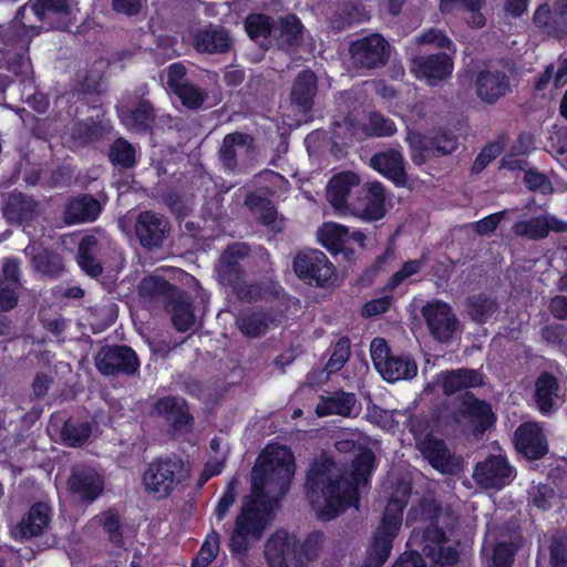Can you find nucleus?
Segmentation results:
<instances>
[{"label": "nucleus", "instance_id": "nucleus-1", "mask_svg": "<svg viewBox=\"0 0 567 567\" xmlns=\"http://www.w3.org/2000/svg\"><path fill=\"white\" fill-rule=\"evenodd\" d=\"M296 471L295 456L286 446H268L251 473L250 494L243 499L233 530L228 549L233 557L245 558L250 542H258L274 519L275 508L289 492Z\"/></svg>", "mask_w": 567, "mask_h": 567}, {"label": "nucleus", "instance_id": "nucleus-2", "mask_svg": "<svg viewBox=\"0 0 567 567\" xmlns=\"http://www.w3.org/2000/svg\"><path fill=\"white\" fill-rule=\"evenodd\" d=\"M374 470L375 455L368 446L359 447L348 475L330 457L315 460L307 472L305 489L318 518L331 520L350 507L358 508L359 488L369 484Z\"/></svg>", "mask_w": 567, "mask_h": 567}, {"label": "nucleus", "instance_id": "nucleus-3", "mask_svg": "<svg viewBox=\"0 0 567 567\" xmlns=\"http://www.w3.org/2000/svg\"><path fill=\"white\" fill-rule=\"evenodd\" d=\"M250 246L235 241L226 246L215 266V276L220 285L230 288L241 302H252L261 298L262 290L257 281L246 280L244 261L250 255Z\"/></svg>", "mask_w": 567, "mask_h": 567}, {"label": "nucleus", "instance_id": "nucleus-4", "mask_svg": "<svg viewBox=\"0 0 567 567\" xmlns=\"http://www.w3.org/2000/svg\"><path fill=\"white\" fill-rule=\"evenodd\" d=\"M189 478L186 462L177 455H162L147 463L142 473V487L155 501H165L179 491Z\"/></svg>", "mask_w": 567, "mask_h": 567}, {"label": "nucleus", "instance_id": "nucleus-5", "mask_svg": "<svg viewBox=\"0 0 567 567\" xmlns=\"http://www.w3.org/2000/svg\"><path fill=\"white\" fill-rule=\"evenodd\" d=\"M3 47L0 50V63L3 69L21 82L29 79L32 64L29 56L31 38L27 25L11 23L1 35Z\"/></svg>", "mask_w": 567, "mask_h": 567}, {"label": "nucleus", "instance_id": "nucleus-6", "mask_svg": "<svg viewBox=\"0 0 567 567\" xmlns=\"http://www.w3.org/2000/svg\"><path fill=\"white\" fill-rule=\"evenodd\" d=\"M147 84L138 86L134 97L128 99L127 104L117 109V115L122 125L131 133L138 135L155 134L157 112L154 103L146 97Z\"/></svg>", "mask_w": 567, "mask_h": 567}, {"label": "nucleus", "instance_id": "nucleus-7", "mask_svg": "<svg viewBox=\"0 0 567 567\" xmlns=\"http://www.w3.org/2000/svg\"><path fill=\"white\" fill-rule=\"evenodd\" d=\"M296 276L309 286L329 288L337 279V268L319 249L299 251L292 261Z\"/></svg>", "mask_w": 567, "mask_h": 567}, {"label": "nucleus", "instance_id": "nucleus-8", "mask_svg": "<svg viewBox=\"0 0 567 567\" xmlns=\"http://www.w3.org/2000/svg\"><path fill=\"white\" fill-rule=\"evenodd\" d=\"M410 156L415 165L454 153L458 137L451 131L440 128L431 134L415 133L409 137Z\"/></svg>", "mask_w": 567, "mask_h": 567}, {"label": "nucleus", "instance_id": "nucleus-9", "mask_svg": "<svg viewBox=\"0 0 567 567\" xmlns=\"http://www.w3.org/2000/svg\"><path fill=\"white\" fill-rule=\"evenodd\" d=\"M451 417L457 424L465 420L475 436L485 434L497 421L491 403L478 399L471 391H466L458 398L457 405L452 411Z\"/></svg>", "mask_w": 567, "mask_h": 567}, {"label": "nucleus", "instance_id": "nucleus-10", "mask_svg": "<svg viewBox=\"0 0 567 567\" xmlns=\"http://www.w3.org/2000/svg\"><path fill=\"white\" fill-rule=\"evenodd\" d=\"M427 422L412 419L410 432L415 440V446L430 465L441 472L450 473L453 467V454L444 440L436 437L431 431L426 432Z\"/></svg>", "mask_w": 567, "mask_h": 567}, {"label": "nucleus", "instance_id": "nucleus-11", "mask_svg": "<svg viewBox=\"0 0 567 567\" xmlns=\"http://www.w3.org/2000/svg\"><path fill=\"white\" fill-rule=\"evenodd\" d=\"M97 371L106 377L133 375L140 368L136 352L128 346H104L95 357Z\"/></svg>", "mask_w": 567, "mask_h": 567}, {"label": "nucleus", "instance_id": "nucleus-12", "mask_svg": "<svg viewBox=\"0 0 567 567\" xmlns=\"http://www.w3.org/2000/svg\"><path fill=\"white\" fill-rule=\"evenodd\" d=\"M349 52L355 66L373 70L386 64L390 44L381 34L374 33L351 42Z\"/></svg>", "mask_w": 567, "mask_h": 567}, {"label": "nucleus", "instance_id": "nucleus-13", "mask_svg": "<svg viewBox=\"0 0 567 567\" xmlns=\"http://www.w3.org/2000/svg\"><path fill=\"white\" fill-rule=\"evenodd\" d=\"M350 210L367 221L382 219L386 214L385 192L380 182L361 185L351 198Z\"/></svg>", "mask_w": 567, "mask_h": 567}, {"label": "nucleus", "instance_id": "nucleus-14", "mask_svg": "<svg viewBox=\"0 0 567 567\" xmlns=\"http://www.w3.org/2000/svg\"><path fill=\"white\" fill-rule=\"evenodd\" d=\"M422 316L436 341L446 343L453 339L458 319L449 303L442 300L430 301L422 308Z\"/></svg>", "mask_w": 567, "mask_h": 567}, {"label": "nucleus", "instance_id": "nucleus-15", "mask_svg": "<svg viewBox=\"0 0 567 567\" xmlns=\"http://www.w3.org/2000/svg\"><path fill=\"white\" fill-rule=\"evenodd\" d=\"M412 72L417 79H424L431 86L447 80L454 70L452 53L437 52L417 55L412 60Z\"/></svg>", "mask_w": 567, "mask_h": 567}, {"label": "nucleus", "instance_id": "nucleus-16", "mask_svg": "<svg viewBox=\"0 0 567 567\" xmlns=\"http://www.w3.org/2000/svg\"><path fill=\"white\" fill-rule=\"evenodd\" d=\"M134 229L141 246L146 250H153L163 246L171 230V223L162 214L144 210L138 214Z\"/></svg>", "mask_w": 567, "mask_h": 567}, {"label": "nucleus", "instance_id": "nucleus-17", "mask_svg": "<svg viewBox=\"0 0 567 567\" xmlns=\"http://www.w3.org/2000/svg\"><path fill=\"white\" fill-rule=\"evenodd\" d=\"M516 451L528 461L543 458L549 451L547 437L537 423H522L515 431Z\"/></svg>", "mask_w": 567, "mask_h": 567}, {"label": "nucleus", "instance_id": "nucleus-18", "mask_svg": "<svg viewBox=\"0 0 567 567\" xmlns=\"http://www.w3.org/2000/svg\"><path fill=\"white\" fill-rule=\"evenodd\" d=\"M513 467L503 455H488L476 464L473 473L475 482L485 488H502L509 483Z\"/></svg>", "mask_w": 567, "mask_h": 567}, {"label": "nucleus", "instance_id": "nucleus-19", "mask_svg": "<svg viewBox=\"0 0 567 567\" xmlns=\"http://www.w3.org/2000/svg\"><path fill=\"white\" fill-rule=\"evenodd\" d=\"M296 535L276 530L266 542L265 556L269 567H297Z\"/></svg>", "mask_w": 567, "mask_h": 567}, {"label": "nucleus", "instance_id": "nucleus-20", "mask_svg": "<svg viewBox=\"0 0 567 567\" xmlns=\"http://www.w3.org/2000/svg\"><path fill=\"white\" fill-rule=\"evenodd\" d=\"M20 260L16 257L4 258L0 274V312H8L18 306L22 288Z\"/></svg>", "mask_w": 567, "mask_h": 567}, {"label": "nucleus", "instance_id": "nucleus-21", "mask_svg": "<svg viewBox=\"0 0 567 567\" xmlns=\"http://www.w3.org/2000/svg\"><path fill=\"white\" fill-rule=\"evenodd\" d=\"M512 91L509 76L501 70H481L475 79L477 97L486 104H495Z\"/></svg>", "mask_w": 567, "mask_h": 567}, {"label": "nucleus", "instance_id": "nucleus-22", "mask_svg": "<svg viewBox=\"0 0 567 567\" xmlns=\"http://www.w3.org/2000/svg\"><path fill=\"white\" fill-rule=\"evenodd\" d=\"M153 413L172 416L171 426L176 432L189 431L194 425V416L189 412V406L184 398L175 395H164L158 398L153 404Z\"/></svg>", "mask_w": 567, "mask_h": 567}, {"label": "nucleus", "instance_id": "nucleus-23", "mask_svg": "<svg viewBox=\"0 0 567 567\" xmlns=\"http://www.w3.org/2000/svg\"><path fill=\"white\" fill-rule=\"evenodd\" d=\"M102 212L100 202L91 194H80L66 200L62 219L66 226L95 221Z\"/></svg>", "mask_w": 567, "mask_h": 567}, {"label": "nucleus", "instance_id": "nucleus-24", "mask_svg": "<svg viewBox=\"0 0 567 567\" xmlns=\"http://www.w3.org/2000/svg\"><path fill=\"white\" fill-rule=\"evenodd\" d=\"M192 43L199 53L220 54L231 48V39L228 31L220 25L208 23L192 33Z\"/></svg>", "mask_w": 567, "mask_h": 567}, {"label": "nucleus", "instance_id": "nucleus-25", "mask_svg": "<svg viewBox=\"0 0 567 567\" xmlns=\"http://www.w3.org/2000/svg\"><path fill=\"white\" fill-rule=\"evenodd\" d=\"M411 494L412 486L410 483H400L396 486L384 508L379 528L394 535L399 534L403 522V513L409 504Z\"/></svg>", "mask_w": 567, "mask_h": 567}, {"label": "nucleus", "instance_id": "nucleus-26", "mask_svg": "<svg viewBox=\"0 0 567 567\" xmlns=\"http://www.w3.org/2000/svg\"><path fill=\"white\" fill-rule=\"evenodd\" d=\"M68 486L73 495L91 503L103 493L104 480L94 468L78 467L72 471Z\"/></svg>", "mask_w": 567, "mask_h": 567}, {"label": "nucleus", "instance_id": "nucleus-27", "mask_svg": "<svg viewBox=\"0 0 567 567\" xmlns=\"http://www.w3.org/2000/svg\"><path fill=\"white\" fill-rule=\"evenodd\" d=\"M39 213L38 202L21 192H12L8 195L2 214L9 225H29Z\"/></svg>", "mask_w": 567, "mask_h": 567}, {"label": "nucleus", "instance_id": "nucleus-28", "mask_svg": "<svg viewBox=\"0 0 567 567\" xmlns=\"http://www.w3.org/2000/svg\"><path fill=\"white\" fill-rule=\"evenodd\" d=\"M359 176L350 171L341 172L334 175L328 183L327 198L329 203L338 210H350V202L355 197L352 189L360 187Z\"/></svg>", "mask_w": 567, "mask_h": 567}, {"label": "nucleus", "instance_id": "nucleus-29", "mask_svg": "<svg viewBox=\"0 0 567 567\" xmlns=\"http://www.w3.org/2000/svg\"><path fill=\"white\" fill-rule=\"evenodd\" d=\"M442 392L451 396L457 392L468 391L484 385V374L478 370L460 368L442 372L440 378Z\"/></svg>", "mask_w": 567, "mask_h": 567}, {"label": "nucleus", "instance_id": "nucleus-30", "mask_svg": "<svg viewBox=\"0 0 567 567\" xmlns=\"http://www.w3.org/2000/svg\"><path fill=\"white\" fill-rule=\"evenodd\" d=\"M373 169L394 183L395 186H405L408 174L401 152L389 148L374 154L370 159Z\"/></svg>", "mask_w": 567, "mask_h": 567}, {"label": "nucleus", "instance_id": "nucleus-31", "mask_svg": "<svg viewBox=\"0 0 567 567\" xmlns=\"http://www.w3.org/2000/svg\"><path fill=\"white\" fill-rule=\"evenodd\" d=\"M318 92V79L312 70H302L296 76L291 93V104L302 114H308L313 107Z\"/></svg>", "mask_w": 567, "mask_h": 567}, {"label": "nucleus", "instance_id": "nucleus-32", "mask_svg": "<svg viewBox=\"0 0 567 567\" xmlns=\"http://www.w3.org/2000/svg\"><path fill=\"white\" fill-rule=\"evenodd\" d=\"M533 23L546 37L561 40L567 35V14L553 11L548 3L538 6L533 14Z\"/></svg>", "mask_w": 567, "mask_h": 567}, {"label": "nucleus", "instance_id": "nucleus-33", "mask_svg": "<svg viewBox=\"0 0 567 567\" xmlns=\"http://www.w3.org/2000/svg\"><path fill=\"white\" fill-rule=\"evenodd\" d=\"M559 390V381L551 372L543 371L536 378L534 400L543 415H548L556 410Z\"/></svg>", "mask_w": 567, "mask_h": 567}, {"label": "nucleus", "instance_id": "nucleus-34", "mask_svg": "<svg viewBox=\"0 0 567 567\" xmlns=\"http://www.w3.org/2000/svg\"><path fill=\"white\" fill-rule=\"evenodd\" d=\"M30 3L40 21L51 22L55 29L68 25L72 12L69 0H30Z\"/></svg>", "mask_w": 567, "mask_h": 567}, {"label": "nucleus", "instance_id": "nucleus-35", "mask_svg": "<svg viewBox=\"0 0 567 567\" xmlns=\"http://www.w3.org/2000/svg\"><path fill=\"white\" fill-rule=\"evenodd\" d=\"M100 251V241L94 235H85L78 245L76 262L80 269L91 278L100 277L104 267L97 258Z\"/></svg>", "mask_w": 567, "mask_h": 567}, {"label": "nucleus", "instance_id": "nucleus-36", "mask_svg": "<svg viewBox=\"0 0 567 567\" xmlns=\"http://www.w3.org/2000/svg\"><path fill=\"white\" fill-rule=\"evenodd\" d=\"M51 507L38 502L33 504L25 517L19 523V533L21 539H30L40 536L51 522Z\"/></svg>", "mask_w": 567, "mask_h": 567}, {"label": "nucleus", "instance_id": "nucleus-37", "mask_svg": "<svg viewBox=\"0 0 567 567\" xmlns=\"http://www.w3.org/2000/svg\"><path fill=\"white\" fill-rule=\"evenodd\" d=\"M279 33L277 37L278 47L284 51H295L303 42L305 25L295 13L279 17Z\"/></svg>", "mask_w": 567, "mask_h": 567}, {"label": "nucleus", "instance_id": "nucleus-38", "mask_svg": "<svg viewBox=\"0 0 567 567\" xmlns=\"http://www.w3.org/2000/svg\"><path fill=\"white\" fill-rule=\"evenodd\" d=\"M398 535L377 527L373 532L370 545L367 548L364 567H383L393 548V542Z\"/></svg>", "mask_w": 567, "mask_h": 567}, {"label": "nucleus", "instance_id": "nucleus-39", "mask_svg": "<svg viewBox=\"0 0 567 567\" xmlns=\"http://www.w3.org/2000/svg\"><path fill=\"white\" fill-rule=\"evenodd\" d=\"M164 308L171 313L172 323L178 332H186L194 326V308L188 296L183 290L171 299Z\"/></svg>", "mask_w": 567, "mask_h": 567}, {"label": "nucleus", "instance_id": "nucleus-40", "mask_svg": "<svg viewBox=\"0 0 567 567\" xmlns=\"http://www.w3.org/2000/svg\"><path fill=\"white\" fill-rule=\"evenodd\" d=\"M386 382L411 380L417 374V365L409 354H394L383 362L379 371Z\"/></svg>", "mask_w": 567, "mask_h": 567}, {"label": "nucleus", "instance_id": "nucleus-41", "mask_svg": "<svg viewBox=\"0 0 567 567\" xmlns=\"http://www.w3.org/2000/svg\"><path fill=\"white\" fill-rule=\"evenodd\" d=\"M357 398L354 393L339 391L330 396L321 398L316 406L318 416L340 415L350 416L355 406Z\"/></svg>", "mask_w": 567, "mask_h": 567}, {"label": "nucleus", "instance_id": "nucleus-42", "mask_svg": "<svg viewBox=\"0 0 567 567\" xmlns=\"http://www.w3.org/2000/svg\"><path fill=\"white\" fill-rule=\"evenodd\" d=\"M182 289L161 276H146L138 285V293L143 298L158 299L164 306Z\"/></svg>", "mask_w": 567, "mask_h": 567}, {"label": "nucleus", "instance_id": "nucleus-43", "mask_svg": "<svg viewBox=\"0 0 567 567\" xmlns=\"http://www.w3.org/2000/svg\"><path fill=\"white\" fill-rule=\"evenodd\" d=\"M349 238V227L334 221L323 223L318 229L319 243L334 257L339 256Z\"/></svg>", "mask_w": 567, "mask_h": 567}, {"label": "nucleus", "instance_id": "nucleus-44", "mask_svg": "<svg viewBox=\"0 0 567 567\" xmlns=\"http://www.w3.org/2000/svg\"><path fill=\"white\" fill-rule=\"evenodd\" d=\"M107 157L114 167L130 169L137 165V152L135 146L126 138L120 136L110 145Z\"/></svg>", "mask_w": 567, "mask_h": 567}, {"label": "nucleus", "instance_id": "nucleus-45", "mask_svg": "<svg viewBox=\"0 0 567 567\" xmlns=\"http://www.w3.org/2000/svg\"><path fill=\"white\" fill-rule=\"evenodd\" d=\"M106 133L107 127L101 121L89 117L73 126L72 138L80 146H89L102 140Z\"/></svg>", "mask_w": 567, "mask_h": 567}, {"label": "nucleus", "instance_id": "nucleus-46", "mask_svg": "<svg viewBox=\"0 0 567 567\" xmlns=\"http://www.w3.org/2000/svg\"><path fill=\"white\" fill-rule=\"evenodd\" d=\"M442 507L434 499L422 498L417 505H413L406 513V526H413L415 523L425 525L440 523Z\"/></svg>", "mask_w": 567, "mask_h": 567}, {"label": "nucleus", "instance_id": "nucleus-47", "mask_svg": "<svg viewBox=\"0 0 567 567\" xmlns=\"http://www.w3.org/2000/svg\"><path fill=\"white\" fill-rule=\"evenodd\" d=\"M245 204L250 212L256 215L260 225L274 228L278 212L271 199L256 194H249L245 199Z\"/></svg>", "mask_w": 567, "mask_h": 567}, {"label": "nucleus", "instance_id": "nucleus-48", "mask_svg": "<svg viewBox=\"0 0 567 567\" xmlns=\"http://www.w3.org/2000/svg\"><path fill=\"white\" fill-rule=\"evenodd\" d=\"M467 308L472 320L483 324L498 310V303L496 299L478 293L467 299Z\"/></svg>", "mask_w": 567, "mask_h": 567}, {"label": "nucleus", "instance_id": "nucleus-49", "mask_svg": "<svg viewBox=\"0 0 567 567\" xmlns=\"http://www.w3.org/2000/svg\"><path fill=\"white\" fill-rule=\"evenodd\" d=\"M32 265L38 272L51 279L59 278L64 271L62 257L52 251L45 250L34 255Z\"/></svg>", "mask_w": 567, "mask_h": 567}, {"label": "nucleus", "instance_id": "nucleus-50", "mask_svg": "<svg viewBox=\"0 0 567 567\" xmlns=\"http://www.w3.org/2000/svg\"><path fill=\"white\" fill-rule=\"evenodd\" d=\"M92 427L89 422L73 421L69 419L64 422L61 436L68 446L76 447L84 444L91 436Z\"/></svg>", "mask_w": 567, "mask_h": 567}, {"label": "nucleus", "instance_id": "nucleus-51", "mask_svg": "<svg viewBox=\"0 0 567 567\" xmlns=\"http://www.w3.org/2000/svg\"><path fill=\"white\" fill-rule=\"evenodd\" d=\"M244 25L251 40H267L274 30V19L265 13H250L245 19Z\"/></svg>", "mask_w": 567, "mask_h": 567}, {"label": "nucleus", "instance_id": "nucleus-52", "mask_svg": "<svg viewBox=\"0 0 567 567\" xmlns=\"http://www.w3.org/2000/svg\"><path fill=\"white\" fill-rule=\"evenodd\" d=\"M97 519L103 530L107 534L109 540L114 546L122 547L124 537L118 513L114 508H109L97 516Z\"/></svg>", "mask_w": 567, "mask_h": 567}, {"label": "nucleus", "instance_id": "nucleus-53", "mask_svg": "<svg viewBox=\"0 0 567 567\" xmlns=\"http://www.w3.org/2000/svg\"><path fill=\"white\" fill-rule=\"evenodd\" d=\"M516 235L524 236L532 240H540L548 236L547 216L539 215L516 223L514 226Z\"/></svg>", "mask_w": 567, "mask_h": 567}, {"label": "nucleus", "instance_id": "nucleus-54", "mask_svg": "<svg viewBox=\"0 0 567 567\" xmlns=\"http://www.w3.org/2000/svg\"><path fill=\"white\" fill-rule=\"evenodd\" d=\"M247 138L248 135L241 132L225 135L219 151V157L226 167L234 168L237 165L236 146H244L247 143Z\"/></svg>", "mask_w": 567, "mask_h": 567}, {"label": "nucleus", "instance_id": "nucleus-55", "mask_svg": "<svg viewBox=\"0 0 567 567\" xmlns=\"http://www.w3.org/2000/svg\"><path fill=\"white\" fill-rule=\"evenodd\" d=\"M182 105L189 110L200 109L208 99V92L190 82L183 84L173 92Z\"/></svg>", "mask_w": 567, "mask_h": 567}, {"label": "nucleus", "instance_id": "nucleus-56", "mask_svg": "<svg viewBox=\"0 0 567 567\" xmlns=\"http://www.w3.org/2000/svg\"><path fill=\"white\" fill-rule=\"evenodd\" d=\"M220 544V535L213 529L204 540L197 555L193 558V567H207L218 555Z\"/></svg>", "mask_w": 567, "mask_h": 567}, {"label": "nucleus", "instance_id": "nucleus-57", "mask_svg": "<svg viewBox=\"0 0 567 567\" xmlns=\"http://www.w3.org/2000/svg\"><path fill=\"white\" fill-rule=\"evenodd\" d=\"M322 538L323 534L321 532L310 533L302 543L296 537L297 567L305 561L313 560L318 556Z\"/></svg>", "mask_w": 567, "mask_h": 567}, {"label": "nucleus", "instance_id": "nucleus-58", "mask_svg": "<svg viewBox=\"0 0 567 567\" xmlns=\"http://www.w3.org/2000/svg\"><path fill=\"white\" fill-rule=\"evenodd\" d=\"M351 355V343L348 337H341L332 346L331 355L326 364L328 373L339 372Z\"/></svg>", "mask_w": 567, "mask_h": 567}, {"label": "nucleus", "instance_id": "nucleus-59", "mask_svg": "<svg viewBox=\"0 0 567 567\" xmlns=\"http://www.w3.org/2000/svg\"><path fill=\"white\" fill-rule=\"evenodd\" d=\"M241 333L248 338H257L264 334L268 329V322L262 313L244 315L237 320Z\"/></svg>", "mask_w": 567, "mask_h": 567}, {"label": "nucleus", "instance_id": "nucleus-60", "mask_svg": "<svg viewBox=\"0 0 567 567\" xmlns=\"http://www.w3.org/2000/svg\"><path fill=\"white\" fill-rule=\"evenodd\" d=\"M503 152V144L494 141L489 142L486 145L483 146V148L480 151V153L476 155L472 167L471 173L472 174H480L482 173L488 164L494 161L496 157H498Z\"/></svg>", "mask_w": 567, "mask_h": 567}, {"label": "nucleus", "instance_id": "nucleus-61", "mask_svg": "<svg viewBox=\"0 0 567 567\" xmlns=\"http://www.w3.org/2000/svg\"><path fill=\"white\" fill-rule=\"evenodd\" d=\"M456 4L466 11L475 13L476 27L481 28L485 24V18L480 13L482 0H440L439 9L443 14H446L452 12Z\"/></svg>", "mask_w": 567, "mask_h": 567}, {"label": "nucleus", "instance_id": "nucleus-62", "mask_svg": "<svg viewBox=\"0 0 567 567\" xmlns=\"http://www.w3.org/2000/svg\"><path fill=\"white\" fill-rule=\"evenodd\" d=\"M236 480H231L223 491L213 513L217 524H220L226 518L234 506L236 502Z\"/></svg>", "mask_w": 567, "mask_h": 567}, {"label": "nucleus", "instance_id": "nucleus-63", "mask_svg": "<svg viewBox=\"0 0 567 567\" xmlns=\"http://www.w3.org/2000/svg\"><path fill=\"white\" fill-rule=\"evenodd\" d=\"M424 266L423 260L421 259H410L405 261L402 267L395 271L388 280L385 288L388 290H393L399 287L404 280L410 278L411 276L421 271Z\"/></svg>", "mask_w": 567, "mask_h": 567}, {"label": "nucleus", "instance_id": "nucleus-64", "mask_svg": "<svg viewBox=\"0 0 567 567\" xmlns=\"http://www.w3.org/2000/svg\"><path fill=\"white\" fill-rule=\"evenodd\" d=\"M516 555V547L509 542L496 543L493 548V567H512Z\"/></svg>", "mask_w": 567, "mask_h": 567}]
</instances>
